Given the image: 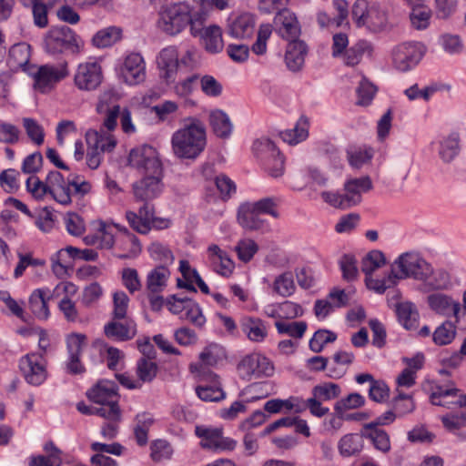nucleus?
Returning <instances> with one entry per match:
<instances>
[{
  "mask_svg": "<svg viewBox=\"0 0 466 466\" xmlns=\"http://www.w3.org/2000/svg\"><path fill=\"white\" fill-rule=\"evenodd\" d=\"M207 144L206 127L198 117L188 116L182 120V127L171 137L174 154L179 158H196Z\"/></svg>",
  "mask_w": 466,
  "mask_h": 466,
  "instance_id": "obj_1",
  "label": "nucleus"
},
{
  "mask_svg": "<svg viewBox=\"0 0 466 466\" xmlns=\"http://www.w3.org/2000/svg\"><path fill=\"white\" fill-rule=\"evenodd\" d=\"M397 279H412L427 282L433 275V268L419 252L407 251L401 253L391 264Z\"/></svg>",
  "mask_w": 466,
  "mask_h": 466,
  "instance_id": "obj_2",
  "label": "nucleus"
},
{
  "mask_svg": "<svg viewBox=\"0 0 466 466\" xmlns=\"http://www.w3.org/2000/svg\"><path fill=\"white\" fill-rule=\"evenodd\" d=\"M33 79V88L41 94H46L69 75L68 63L61 61L56 64L34 66L27 74Z\"/></svg>",
  "mask_w": 466,
  "mask_h": 466,
  "instance_id": "obj_3",
  "label": "nucleus"
},
{
  "mask_svg": "<svg viewBox=\"0 0 466 466\" xmlns=\"http://www.w3.org/2000/svg\"><path fill=\"white\" fill-rule=\"evenodd\" d=\"M86 166L95 170L101 165L105 153H111L116 147V139L113 134L103 130L89 129L86 133Z\"/></svg>",
  "mask_w": 466,
  "mask_h": 466,
  "instance_id": "obj_4",
  "label": "nucleus"
},
{
  "mask_svg": "<svg viewBox=\"0 0 466 466\" xmlns=\"http://www.w3.org/2000/svg\"><path fill=\"white\" fill-rule=\"evenodd\" d=\"M191 11L190 5L186 2L165 5L159 12L157 25L166 34L176 35L188 25Z\"/></svg>",
  "mask_w": 466,
  "mask_h": 466,
  "instance_id": "obj_5",
  "label": "nucleus"
},
{
  "mask_svg": "<svg viewBox=\"0 0 466 466\" xmlns=\"http://www.w3.org/2000/svg\"><path fill=\"white\" fill-rule=\"evenodd\" d=\"M44 47L52 55L62 53L64 50L79 53L84 48V41L70 27L56 26L46 35Z\"/></svg>",
  "mask_w": 466,
  "mask_h": 466,
  "instance_id": "obj_6",
  "label": "nucleus"
},
{
  "mask_svg": "<svg viewBox=\"0 0 466 466\" xmlns=\"http://www.w3.org/2000/svg\"><path fill=\"white\" fill-rule=\"evenodd\" d=\"M87 398L95 404H98L99 409H104L106 413H111L115 410L116 416L107 417V420L120 421L121 410L118 406L119 396L117 394V386L115 381L102 380L86 392Z\"/></svg>",
  "mask_w": 466,
  "mask_h": 466,
  "instance_id": "obj_7",
  "label": "nucleus"
},
{
  "mask_svg": "<svg viewBox=\"0 0 466 466\" xmlns=\"http://www.w3.org/2000/svg\"><path fill=\"white\" fill-rule=\"evenodd\" d=\"M237 370L241 380L249 381L273 376L275 367L267 356L254 351L241 358L237 365Z\"/></svg>",
  "mask_w": 466,
  "mask_h": 466,
  "instance_id": "obj_8",
  "label": "nucleus"
},
{
  "mask_svg": "<svg viewBox=\"0 0 466 466\" xmlns=\"http://www.w3.org/2000/svg\"><path fill=\"white\" fill-rule=\"evenodd\" d=\"M426 50V46L417 41L398 44L390 53L392 66L400 72H408L417 66Z\"/></svg>",
  "mask_w": 466,
  "mask_h": 466,
  "instance_id": "obj_9",
  "label": "nucleus"
},
{
  "mask_svg": "<svg viewBox=\"0 0 466 466\" xmlns=\"http://www.w3.org/2000/svg\"><path fill=\"white\" fill-rule=\"evenodd\" d=\"M341 393L339 384L326 381L314 386L311 390V397L307 399L308 410L312 416L322 418L329 414V409L322 405V402L337 399Z\"/></svg>",
  "mask_w": 466,
  "mask_h": 466,
  "instance_id": "obj_10",
  "label": "nucleus"
},
{
  "mask_svg": "<svg viewBox=\"0 0 466 466\" xmlns=\"http://www.w3.org/2000/svg\"><path fill=\"white\" fill-rule=\"evenodd\" d=\"M128 162L142 175L159 174L163 171V165L157 149L148 145L133 148L129 153Z\"/></svg>",
  "mask_w": 466,
  "mask_h": 466,
  "instance_id": "obj_11",
  "label": "nucleus"
},
{
  "mask_svg": "<svg viewBox=\"0 0 466 466\" xmlns=\"http://www.w3.org/2000/svg\"><path fill=\"white\" fill-rule=\"evenodd\" d=\"M19 369L25 380L33 386L42 385L47 379V363L43 354L32 352L19 360Z\"/></svg>",
  "mask_w": 466,
  "mask_h": 466,
  "instance_id": "obj_12",
  "label": "nucleus"
},
{
  "mask_svg": "<svg viewBox=\"0 0 466 466\" xmlns=\"http://www.w3.org/2000/svg\"><path fill=\"white\" fill-rule=\"evenodd\" d=\"M195 434L201 439L200 445L204 449L216 451H231L237 447V441L229 437L223 436L222 428L198 425Z\"/></svg>",
  "mask_w": 466,
  "mask_h": 466,
  "instance_id": "obj_13",
  "label": "nucleus"
},
{
  "mask_svg": "<svg viewBox=\"0 0 466 466\" xmlns=\"http://www.w3.org/2000/svg\"><path fill=\"white\" fill-rule=\"evenodd\" d=\"M103 79L101 65L95 60H87L80 63L74 75V84L83 91L96 89Z\"/></svg>",
  "mask_w": 466,
  "mask_h": 466,
  "instance_id": "obj_14",
  "label": "nucleus"
},
{
  "mask_svg": "<svg viewBox=\"0 0 466 466\" xmlns=\"http://www.w3.org/2000/svg\"><path fill=\"white\" fill-rule=\"evenodd\" d=\"M118 74L123 82L129 86L142 83L146 78V62L141 54L132 52L126 55Z\"/></svg>",
  "mask_w": 466,
  "mask_h": 466,
  "instance_id": "obj_15",
  "label": "nucleus"
},
{
  "mask_svg": "<svg viewBox=\"0 0 466 466\" xmlns=\"http://www.w3.org/2000/svg\"><path fill=\"white\" fill-rule=\"evenodd\" d=\"M352 15L356 18L358 26H366L370 32H381L388 25V12L378 4L369 5L360 15L353 9Z\"/></svg>",
  "mask_w": 466,
  "mask_h": 466,
  "instance_id": "obj_16",
  "label": "nucleus"
},
{
  "mask_svg": "<svg viewBox=\"0 0 466 466\" xmlns=\"http://www.w3.org/2000/svg\"><path fill=\"white\" fill-rule=\"evenodd\" d=\"M427 303L432 311L441 317L464 319V314L461 313L460 301L451 295L441 292L430 294Z\"/></svg>",
  "mask_w": 466,
  "mask_h": 466,
  "instance_id": "obj_17",
  "label": "nucleus"
},
{
  "mask_svg": "<svg viewBox=\"0 0 466 466\" xmlns=\"http://www.w3.org/2000/svg\"><path fill=\"white\" fill-rule=\"evenodd\" d=\"M273 26L275 32L289 42L298 40L301 33L300 25L296 15L289 9L277 13Z\"/></svg>",
  "mask_w": 466,
  "mask_h": 466,
  "instance_id": "obj_18",
  "label": "nucleus"
},
{
  "mask_svg": "<svg viewBox=\"0 0 466 466\" xmlns=\"http://www.w3.org/2000/svg\"><path fill=\"white\" fill-rule=\"evenodd\" d=\"M142 178L133 185L134 196L137 199L148 201L157 198L163 191V171L159 174L142 175Z\"/></svg>",
  "mask_w": 466,
  "mask_h": 466,
  "instance_id": "obj_19",
  "label": "nucleus"
},
{
  "mask_svg": "<svg viewBox=\"0 0 466 466\" xmlns=\"http://www.w3.org/2000/svg\"><path fill=\"white\" fill-rule=\"evenodd\" d=\"M201 382L196 388L198 397L204 401H219L225 398L219 378L212 371L196 374Z\"/></svg>",
  "mask_w": 466,
  "mask_h": 466,
  "instance_id": "obj_20",
  "label": "nucleus"
},
{
  "mask_svg": "<svg viewBox=\"0 0 466 466\" xmlns=\"http://www.w3.org/2000/svg\"><path fill=\"white\" fill-rule=\"evenodd\" d=\"M48 194L57 203L67 206L72 202L70 188V176L66 179L58 171H50L47 174Z\"/></svg>",
  "mask_w": 466,
  "mask_h": 466,
  "instance_id": "obj_21",
  "label": "nucleus"
},
{
  "mask_svg": "<svg viewBox=\"0 0 466 466\" xmlns=\"http://www.w3.org/2000/svg\"><path fill=\"white\" fill-rule=\"evenodd\" d=\"M54 297V292L48 287L35 289L28 298V308L33 316L39 319L50 317L48 301Z\"/></svg>",
  "mask_w": 466,
  "mask_h": 466,
  "instance_id": "obj_22",
  "label": "nucleus"
},
{
  "mask_svg": "<svg viewBox=\"0 0 466 466\" xmlns=\"http://www.w3.org/2000/svg\"><path fill=\"white\" fill-rule=\"evenodd\" d=\"M157 64L159 69L160 77L167 83L173 82L177 72L178 54L174 46L163 48L157 57Z\"/></svg>",
  "mask_w": 466,
  "mask_h": 466,
  "instance_id": "obj_23",
  "label": "nucleus"
},
{
  "mask_svg": "<svg viewBox=\"0 0 466 466\" xmlns=\"http://www.w3.org/2000/svg\"><path fill=\"white\" fill-rule=\"evenodd\" d=\"M31 46L26 43L14 45L9 50L7 64L13 71L30 72L35 65L30 64Z\"/></svg>",
  "mask_w": 466,
  "mask_h": 466,
  "instance_id": "obj_24",
  "label": "nucleus"
},
{
  "mask_svg": "<svg viewBox=\"0 0 466 466\" xmlns=\"http://www.w3.org/2000/svg\"><path fill=\"white\" fill-rule=\"evenodd\" d=\"M226 358V351L223 347L217 343L208 345L199 354V362L192 363L189 369L192 373H207L202 370L204 367H212Z\"/></svg>",
  "mask_w": 466,
  "mask_h": 466,
  "instance_id": "obj_25",
  "label": "nucleus"
},
{
  "mask_svg": "<svg viewBox=\"0 0 466 466\" xmlns=\"http://www.w3.org/2000/svg\"><path fill=\"white\" fill-rule=\"evenodd\" d=\"M120 232L116 238V246L123 251L118 255L120 258H137L142 250L139 239L136 235L131 233L127 228H118Z\"/></svg>",
  "mask_w": 466,
  "mask_h": 466,
  "instance_id": "obj_26",
  "label": "nucleus"
},
{
  "mask_svg": "<svg viewBox=\"0 0 466 466\" xmlns=\"http://www.w3.org/2000/svg\"><path fill=\"white\" fill-rule=\"evenodd\" d=\"M237 219L243 228L250 231L263 229L268 227L266 220L261 218L250 202L239 206Z\"/></svg>",
  "mask_w": 466,
  "mask_h": 466,
  "instance_id": "obj_27",
  "label": "nucleus"
},
{
  "mask_svg": "<svg viewBox=\"0 0 466 466\" xmlns=\"http://www.w3.org/2000/svg\"><path fill=\"white\" fill-rule=\"evenodd\" d=\"M372 187L370 177L350 178L344 184V195L350 208L358 205L361 201V195Z\"/></svg>",
  "mask_w": 466,
  "mask_h": 466,
  "instance_id": "obj_28",
  "label": "nucleus"
},
{
  "mask_svg": "<svg viewBox=\"0 0 466 466\" xmlns=\"http://www.w3.org/2000/svg\"><path fill=\"white\" fill-rule=\"evenodd\" d=\"M208 255L210 267L215 272L224 277H228L232 273L234 262L218 245H210L208 248Z\"/></svg>",
  "mask_w": 466,
  "mask_h": 466,
  "instance_id": "obj_29",
  "label": "nucleus"
},
{
  "mask_svg": "<svg viewBox=\"0 0 466 466\" xmlns=\"http://www.w3.org/2000/svg\"><path fill=\"white\" fill-rule=\"evenodd\" d=\"M275 393V385L272 381L253 382L243 388L239 397L247 403L255 402Z\"/></svg>",
  "mask_w": 466,
  "mask_h": 466,
  "instance_id": "obj_30",
  "label": "nucleus"
},
{
  "mask_svg": "<svg viewBox=\"0 0 466 466\" xmlns=\"http://www.w3.org/2000/svg\"><path fill=\"white\" fill-rule=\"evenodd\" d=\"M458 390L454 387L437 386L431 394V402L433 405L443 406L449 409L454 406L466 405V401L458 399Z\"/></svg>",
  "mask_w": 466,
  "mask_h": 466,
  "instance_id": "obj_31",
  "label": "nucleus"
},
{
  "mask_svg": "<svg viewBox=\"0 0 466 466\" xmlns=\"http://www.w3.org/2000/svg\"><path fill=\"white\" fill-rule=\"evenodd\" d=\"M307 55V46L299 40L289 41L287 46L285 61L289 70L296 72L302 68L305 56Z\"/></svg>",
  "mask_w": 466,
  "mask_h": 466,
  "instance_id": "obj_32",
  "label": "nucleus"
},
{
  "mask_svg": "<svg viewBox=\"0 0 466 466\" xmlns=\"http://www.w3.org/2000/svg\"><path fill=\"white\" fill-rule=\"evenodd\" d=\"M255 29V18L249 13H244L234 18L228 25V34L235 38L250 37Z\"/></svg>",
  "mask_w": 466,
  "mask_h": 466,
  "instance_id": "obj_33",
  "label": "nucleus"
},
{
  "mask_svg": "<svg viewBox=\"0 0 466 466\" xmlns=\"http://www.w3.org/2000/svg\"><path fill=\"white\" fill-rule=\"evenodd\" d=\"M170 270L167 266H156L148 271L146 279L147 289L151 294L162 292L167 285Z\"/></svg>",
  "mask_w": 466,
  "mask_h": 466,
  "instance_id": "obj_34",
  "label": "nucleus"
},
{
  "mask_svg": "<svg viewBox=\"0 0 466 466\" xmlns=\"http://www.w3.org/2000/svg\"><path fill=\"white\" fill-rule=\"evenodd\" d=\"M347 295L344 290H334L327 299H319L315 303L314 310L318 318H326L335 308H339L346 303Z\"/></svg>",
  "mask_w": 466,
  "mask_h": 466,
  "instance_id": "obj_35",
  "label": "nucleus"
},
{
  "mask_svg": "<svg viewBox=\"0 0 466 466\" xmlns=\"http://www.w3.org/2000/svg\"><path fill=\"white\" fill-rule=\"evenodd\" d=\"M279 137L285 143L291 146L303 142L309 137L308 118L300 116L293 128L281 131Z\"/></svg>",
  "mask_w": 466,
  "mask_h": 466,
  "instance_id": "obj_36",
  "label": "nucleus"
},
{
  "mask_svg": "<svg viewBox=\"0 0 466 466\" xmlns=\"http://www.w3.org/2000/svg\"><path fill=\"white\" fill-rule=\"evenodd\" d=\"M46 455L32 456L29 460V466H61L62 451L52 441L46 442L44 446Z\"/></svg>",
  "mask_w": 466,
  "mask_h": 466,
  "instance_id": "obj_37",
  "label": "nucleus"
},
{
  "mask_svg": "<svg viewBox=\"0 0 466 466\" xmlns=\"http://www.w3.org/2000/svg\"><path fill=\"white\" fill-rule=\"evenodd\" d=\"M106 335L115 340H127L137 334L135 322H108L105 328Z\"/></svg>",
  "mask_w": 466,
  "mask_h": 466,
  "instance_id": "obj_38",
  "label": "nucleus"
},
{
  "mask_svg": "<svg viewBox=\"0 0 466 466\" xmlns=\"http://www.w3.org/2000/svg\"><path fill=\"white\" fill-rule=\"evenodd\" d=\"M363 446V437L358 433L345 434L338 442V450L342 457H351L359 454Z\"/></svg>",
  "mask_w": 466,
  "mask_h": 466,
  "instance_id": "obj_39",
  "label": "nucleus"
},
{
  "mask_svg": "<svg viewBox=\"0 0 466 466\" xmlns=\"http://www.w3.org/2000/svg\"><path fill=\"white\" fill-rule=\"evenodd\" d=\"M209 123L215 135L221 138L228 137L233 126L228 116L220 109H216L209 114Z\"/></svg>",
  "mask_w": 466,
  "mask_h": 466,
  "instance_id": "obj_40",
  "label": "nucleus"
},
{
  "mask_svg": "<svg viewBox=\"0 0 466 466\" xmlns=\"http://www.w3.org/2000/svg\"><path fill=\"white\" fill-rule=\"evenodd\" d=\"M200 38L203 41L205 49L210 54H217L222 51L224 43L222 39V31L219 26L212 25L207 26Z\"/></svg>",
  "mask_w": 466,
  "mask_h": 466,
  "instance_id": "obj_41",
  "label": "nucleus"
},
{
  "mask_svg": "<svg viewBox=\"0 0 466 466\" xmlns=\"http://www.w3.org/2000/svg\"><path fill=\"white\" fill-rule=\"evenodd\" d=\"M122 226L115 223H107L100 220L97 223L96 232L95 234L96 239L99 242L100 248L110 249L112 248L116 242V238L115 236V229L118 230V228Z\"/></svg>",
  "mask_w": 466,
  "mask_h": 466,
  "instance_id": "obj_42",
  "label": "nucleus"
},
{
  "mask_svg": "<svg viewBox=\"0 0 466 466\" xmlns=\"http://www.w3.org/2000/svg\"><path fill=\"white\" fill-rule=\"evenodd\" d=\"M372 53V45L368 41L361 40L353 45L351 47L346 49L342 55L344 63L347 66H353L360 62L364 55L371 56Z\"/></svg>",
  "mask_w": 466,
  "mask_h": 466,
  "instance_id": "obj_43",
  "label": "nucleus"
},
{
  "mask_svg": "<svg viewBox=\"0 0 466 466\" xmlns=\"http://www.w3.org/2000/svg\"><path fill=\"white\" fill-rule=\"evenodd\" d=\"M122 37V30L117 26H107L98 30L92 37V44L97 48L112 46Z\"/></svg>",
  "mask_w": 466,
  "mask_h": 466,
  "instance_id": "obj_44",
  "label": "nucleus"
},
{
  "mask_svg": "<svg viewBox=\"0 0 466 466\" xmlns=\"http://www.w3.org/2000/svg\"><path fill=\"white\" fill-rule=\"evenodd\" d=\"M147 252L154 261L159 263L158 266L169 268L175 261V256L170 248L160 241H153L147 247Z\"/></svg>",
  "mask_w": 466,
  "mask_h": 466,
  "instance_id": "obj_45",
  "label": "nucleus"
},
{
  "mask_svg": "<svg viewBox=\"0 0 466 466\" xmlns=\"http://www.w3.org/2000/svg\"><path fill=\"white\" fill-rule=\"evenodd\" d=\"M460 137L451 134L440 141L439 156L446 163L451 162L460 153Z\"/></svg>",
  "mask_w": 466,
  "mask_h": 466,
  "instance_id": "obj_46",
  "label": "nucleus"
},
{
  "mask_svg": "<svg viewBox=\"0 0 466 466\" xmlns=\"http://www.w3.org/2000/svg\"><path fill=\"white\" fill-rule=\"evenodd\" d=\"M374 155L371 147H350L347 149V158L349 164L353 168H360L363 165L369 163Z\"/></svg>",
  "mask_w": 466,
  "mask_h": 466,
  "instance_id": "obj_47",
  "label": "nucleus"
},
{
  "mask_svg": "<svg viewBox=\"0 0 466 466\" xmlns=\"http://www.w3.org/2000/svg\"><path fill=\"white\" fill-rule=\"evenodd\" d=\"M399 280L397 275L390 268V271L383 278H373L372 275L365 277V283L369 289L379 294H383L388 289L397 285Z\"/></svg>",
  "mask_w": 466,
  "mask_h": 466,
  "instance_id": "obj_48",
  "label": "nucleus"
},
{
  "mask_svg": "<svg viewBox=\"0 0 466 466\" xmlns=\"http://www.w3.org/2000/svg\"><path fill=\"white\" fill-rule=\"evenodd\" d=\"M180 273L184 280L177 279V285L180 289H185L188 291L197 292V289L194 286L196 279L200 277L196 268H191L189 262L186 259L179 261Z\"/></svg>",
  "mask_w": 466,
  "mask_h": 466,
  "instance_id": "obj_49",
  "label": "nucleus"
},
{
  "mask_svg": "<svg viewBox=\"0 0 466 466\" xmlns=\"http://www.w3.org/2000/svg\"><path fill=\"white\" fill-rule=\"evenodd\" d=\"M365 434L371 440L375 448L382 452H388L390 450V441L386 431L374 427L373 423L366 424Z\"/></svg>",
  "mask_w": 466,
  "mask_h": 466,
  "instance_id": "obj_50",
  "label": "nucleus"
},
{
  "mask_svg": "<svg viewBox=\"0 0 466 466\" xmlns=\"http://www.w3.org/2000/svg\"><path fill=\"white\" fill-rule=\"evenodd\" d=\"M385 264L386 258L383 252L378 249H373L363 257L361 260V270L367 277L372 275Z\"/></svg>",
  "mask_w": 466,
  "mask_h": 466,
  "instance_id": "obj_51",
  "label": "nucleus"
},
{
  "mask_svg": "<svg viewBox=\"0 0 466 466\" xmlns=\"http://www.w3.org/2000/svg\"><path fill=\"white\" fill-rule=\"evenodd\" d=\"M252 150L256 157L263 160L264 163L270 156L279 155V149L276 147L275 144L267 137L256 139L253 142Z\"/></svg>",
  "mask_w": 466,
  "mask_h": 466,
  "instance_id": "obj_52",
  "label": "nucleus"
},
{
  "mask_svg": "<svg viewBox=\"0 0 466 466\" xmlns=\"http://www.w3.org/2000/svg\"><path fill=\"white\" fill-rule=\"evenodd\" d=\"M456 336V326L453 322H442L433 332V341L440 346L450 344Z\"/></svg>",
  "mask_w": 466,
  "mask_h": 466,
  "instance_id": "obj_53",
  "label": "nucleus"
},
{
  "mask_svg": "<svg viewBox=\"0 0 466 466\" xmlns=\"http://www.w3.org/2000/svg\"><path fill=\"white\" fill-rule=\"evenodd\" d=\"M113 316L116 319H123L127 317V310L130 299L123 290H116L112 294Z\"/></svg>",
  "mask_w": 466,
  "mask_h": 466,
  "instance_id": "obj_54",
  "label": "nucleus"
},
{
  "mask_svg": "<svg viewBox=\"0 0 466 466\" xmlns=\"http://www.w3.org/2000/svg\"><path fill=\"white\" fill-rule=\"evenodd\" d=\"M431 10L427 5L412 7L410 15L411 25L418 30L426 29L430 25Z\"/></svg>",
  "mask_w": 466,
  "mask_h": 466,
  "instance_id": "obj_55",
  "label": "nucleus"
},
{
  "mask_svg": "<svg viewBox=\"0 0 466 466\" xmlns=\"http://www.w3.org/2000/svg\"><path fill=\"white\" fill-rule=\"evenodd\" d=\"M234 249L238 259L247 263L250 261L258 252V246L253 239L244 238L238 242Z\"/></svg>",
  "mask_w": 466,
  "mask_h": 466,
  "instance_id": "obj_56",
  "label": "nucleus"
},
{
  "mask_svg": "<svg viewBox=\"0 0 466 466\" xmlns=\"http://www.w3.org/2000/svg\"><path fill=\"white\" fill-rule=\"evenodd\" d=\"M273 289L282 297L292 295L296 289L292 273L285 272L277 277L274 281Z\"/></svg>",
  "mask_w": 466,
  "mask_h": 466,
  "instance_id": "obj_57",
  "label": "nucleus"
},
{
  "mask_svg": "<svg viewBox=\"0 0 466 466\" xmlns=\"http://www.w3.org/2000/svg\"><path fill=\"white\" fill-rule=\"evenodd\" d=\"M122 285L130 294L139 291L142 288L141 279L136 268H126L121 272Z\"/></svg>",
  "mask_w": 466,
  "mask_h": 466,
  "instance_id": "obj_58",
  "label": "nucleus"
},
{
  "mask_svg": "<svg viewBox=\"0 0 466 466\" xmlns=\"http://www.w3.org/2000/svg\"><path fill=\"white\" fill-rule=\"evenodd\" d=\"M242 329L248 339L254 342H261L268 335L264 322H243Z\"/></svg>",
  "mask_w": 466,
  "mask_h": 466,
  "instance_id": "obj_59",
  "label": "nucleus"
},
{
  "mask_svg": "<svg viewBox=\"0 0 466 466\" xmlns=\"http://www.w3.org/2000/svg\"><path fill=\"white\" fill-rule=\"evenodd\" d=\"M157 365L153 360L142 358L137 361V374L141 382H149L157 375Z\"/></svg>",
  "mask_w": 466,
  "mask_h": 466,
  "instance_id": "obj_60",
  "label": "nucleus"
},
{
  "mask_svg": "<svg viewBox=\"0 0 466 466\" xmlns=\"http://www.w3.org/2000/svg\"><path fill=\"white\" fill-rule=\"evenodd\" d=\"M337 335L328 329L317 330L309 340V348L314 352H320L329 342L336 340Z\"/></svg>",
  "mask_w": 466,
  "mask_h": 466,
  "instance_id": "obj_61",
  "label": "nucleus"
},
{
  "mask_svg": "<svg viewBox=\"0 0 466 466\" xmlns=\"http://www.w3.org/2000/svg\"><path fill=\"white\" fill-rule=\"evenodd\" d=\"M151 458L155 461L169 460L173 454V449L169 442L165 440H157L150 446Z\"/></svg>",
  "mask_w": 466,
  "mask_h": 466,
  "instance_id": "obj_62",
  "label": "nucleus"
},
{
  "mask_svg": "<svg viewBox=\"0 0 466 466\" xmlns=\"http://www.w3.org/2000/svg\"><path fill=\"white\" fill-rule=\"evenodd\" d=\"M343 279L351 281L358 277L357 260L353 255L345 254L339 261Z\"/></svg>",
  "mask_w": 466,
  "mask_h": 466,
  "instance_id": "obj_63",
  "label": "nucleus"
},
{
  "mask_svg": "<svg viewBox=\"0 0 466 466\" xmlns=\"http://www.w3.org/2000/svg\"><path fill=\"white\" fill-rule=\"evenodd\" d=\"M19 173L9 168L0 173V186L7 193H15L19 188Z\"/></svg>",
  "mask_w": 466,
  "mask_h": 466,
  "instance_id": "obj_64",
  "label": "nucleus"
}]
</instances>
